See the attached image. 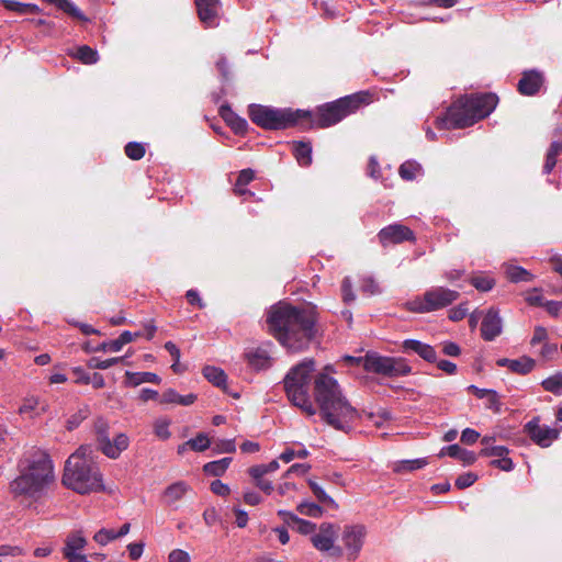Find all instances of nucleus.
<instances>
[{
	"mask_svg": "<svg viewBox=\"0 0 562 562\" xmlns=\"http://www.w3.org/2000/svg\"><path fill=\"white\" fill-rule=\"evenodd\" d=\"M293 154L300 166L307 167L312 164V145L310 143L295 142Z\"/></svg>",
	"mask_w": 562,
	"mask_h": 562,
	"instance_id": "obj_33",
	"label": "nucleus"
},
{
	"mask_svg": "<svg viewBox=\"0 0 562 562\" xmlns=\"http://www.w3.org/2000/svg\"><path fill=\"white\" fill-rule=\"evenodd\" d=\"M542 387L551 392L555 395L562 394V372H558L547 379H544L541 383Z\"/></svg>",
	"mask_w": 562,
	"mask_h": 562,
	"instance_id": "obj_41",
	"label": "nucleus"
},
{
	"mask_svg": "<svg viewBox=\"0 0 562 562\" xmlns=\"http://www.w3.org/2000/svg\"><path fill=\"white\" fill-rule=\"evenodd\" d=\"M543 85V76L538 70H527L522 72L518 81V91L524 95L536 94Z\"/></svg>",
	"mask_w": 562,
	"mask_h": 562,
	"instance_id": "obj_19",
	"label": "nucleus"
},
{
	"mask_svg": "<svg viewBox=\"0 0 562 562\" xmlns=\"http://www.w3.org/2000/svg\"><path fill=\"white\" fill-rule=\"evenodd\" d=\"M130 439L128 437L121 432L114 437L113 440L103 439V443H101L98 448L104 453L108 458L117 459L120 454L128 448Z\"/></svg>",
	"mask_w": 562,
	"mask_h": 562,
	"instance_id": "obj_20",
	"label": "nucleus"
},
{
	"mask_svg": "<svg viewBox=\"0 0 562 562\" xmlns=\"http://www.w3.org/2000/svg\"><path fill=\"white\" fill-rule=\"evenodd\" d=\"M342 299L346 303L353 302L356 296L352 292V285L349 278H345L341 283Z\"/></svg>",
	"mask_w": 562,
	"mask_h": 562,
	"instance_id": "obj_56",
	"label": "nucleus"
},
{
	"mask_svg": "<svg viewBox=\"0 0 562 562\" xmlns=\"http://www.w3.org/2000/svg\"><path fill=\"white\" fill-rule=\"evenodd\" d=\"M125 154L133 160H139L145 155V147L140 143L131 142L125 146Z\"/></svg>",
	"mask_w": 562,
	"mask_h": 562,
	"instance_id": "obj_48",
	"label": "nucleus"
},
{
	"mask_svg": "<svg viewBox=\"0 0 562 562\" xmlns=\"http://www.w3.org/2000/svg\"><path fill=\"white\" fill-rule=\"evenodd\" d=\"M509 450L505 446L483 447L480 451L482 457H497L508 456Z\"/></svg>",
	"mask_w": 562,
	"mask_h": 562,
	"instance_id": "obj_52",
	"label": "nucleus"
},
{
	"mask_svg": "<svg viewBox=\"0 0 562 562\" xmlns=\"http://www.w3.org/2000/svg\"><path fill=\"white\" fill-rule=\"evenodd\" d=\"M210 488L214 494L218 496H227L231 493L229 486L220 480L213 481Z\"/></svg>",
	"mask_w": 562,
	"mask_h": 562,
	"instance_id": "obj_59",
	"label": "nucleus"
},
{
	"mask_svg": "<svg viewBox=\"0 0 562 562\" xmlns=\"http://www.w3.org/2000/svg\"><path fill=\"white\" fill-rule=\"evenodd\" d=\"M367 528L363 525H346L340 533L342 555L348 561H356L364 546Z\"/></svg>",
	"mask_w": 562,
	"mask_h": 562,
	"instance_id": "obj_12",
	"label": "nucleus"
},
{
	"mask_svg": "<svg viewBox=\"0 0 562 562\" xmlns=\"http://www.w3.org/2000/svg\"><path fill=\"white\" fill-rule=\"evenodd\" d=\"M144 548H145V543L142 541L132 542V543L127 544V551H128L130 559L133 561L139 560L140 557L143 555Z\"/></svg>",
	"mask_w": 562,
	"mask_h": 562,
	"instance_id": "obj_54",
	"label": "nucleus"
},
{
	"mask_svg": "<svg viewBox=\"0 0 562 562\" xmlns=\"http://www.w3.org/2000/svg\"><path fill=\"white\" fill-rule=\"evenodd\" d=\"M249 364L255 369H265L270 364V356L267 350L256 348L246 353Z\"/></svg>",
	"mask_w": 562,
	"mask_h": 562,
	"instance_id": "obj_32",
	"label": "nucleus"
},
{
	"mask_svg": "<svg viewBox=\"0 0 562 562\" xmlns=\"http://www.w3.org/2000/svg\"><path fill=\"white\" fill-rule=\"evenodd\" d=\"M428 464L426 458H418L414 460H402L394 464L393 470L397 473L412 472L415 470L423 469Z\"/></svg>",
	"mask_w": 562,
	"mask_h": 562,
	"instance_id": "obj_36",
	"label": "nucleus"
},
{
	"mask_svg": "<svg viewBox=\"0 0 562 562\" xmlns=\"http://www.w3.org/2000/svg\"><path fill=\"white\" fill-rule=\"evenodd\" d=\"M402 350L406 353H416L427 362H437L435 348L417 339H406L402 344Z\"/></svg>",
	"mask_w": 562,
	"mask_h": 562,
	"instance_id": "obj_18",
	"label": "nucleus"
},
{
	"mask_svg": "<svg viewBox=\"0 0 562 562\" xmlns=\"http://www.w3.org/2000/svg\"><path fill=\"white\" fill-rule=\"evenodd\" d=\"M308 485L314 493L315 497L323 504L337 507L335 501L325 492V490L318 485L315 481L310 480Z\"/></svg>",
	"mask_w": 562,
	"mask_h": 562,
	"instance_id": "obj_43",
	"label": "nucleus"
},
{
	"mask_svg": "<svg viewBox=\"0 0 562 562\" xmlns=\"http://www.w3.org/2000/svg\"><path fill=\"white\" fill-rule=\"evenodd\" d=\"M117 539L115 530L102 528L93 536V540L100 546H106L109 542Z\"/></svg>",
	"mask_w": 562,
	"mask_h": 562,
	"instance_id": "obj_50",
	"label": "nucleus"
},
{
	"mask_svg": "<svg viewBox=\"0 0 562 562\" xmlns=\"http://www.w3.org/2000/svg\"><path fill=\"white\" fill-rule=\"evenodd\" d=\"M23 554V550L18 546L1 544L0 546V558L18 557Z\"/></svg>",
	"mask_w": 562,
	"mask_h": 562,
	"instance_id": "obj_58",
	"label": "nucleus"
},
{
	"mask_svg": "<svg viewBox=\"0 0 562 562\" xmlns=\"http://www.w3.org/2000/svg\"><path fill=\"white\" fill-rule=\"evenodd\" d=\"M338 537V527L331 522H323L318 529L311 536L313 547L328 557L339 559L342 557V549L336 544Z\"/></svg>",
	"mask_w": 562,
	"mask_h": 562,
	"instance_id": "obj_11",
	"label": "nucleus"
},
{
	"mask_svg": "<svg viewBox=\"0 0 562 562\" xmlns=\"http://www.w3.org/2000/svg\"><path fill=\"white\" fill-rule=\"evenodd\" d=\"M87 543L88 541L81 530L70 532L65 539V546L63 548L64 558L81 554Z\"/></svg>",
	"mask_w": 562,
	"mask_h": 562,
	"instance_id": "obj_21",
	"label": "nucleus"
},
{
	"mask_svg": "<svg viewBox=\"0 0 562 562\" xmlns=\"http://www.w3.org/2000/svg\"><path fill=\"white\" fill-rule=\"evenodd\" d=\"M297 510L300 514L310 517H319L323 514V509L315 503H301Z\"/></svg>",
	"mask_w": 562,
	"mask_h": 562,
	"instance_id": "obj_51",
	"label": "nucleus"
},
{
	"mask_svg": "<svg viewBox=\"0 0 562 562\" xmlns=\"http://www.w3.org/2000/svg\"><path fill=\"white\" fill-rule=\"evenodd\" d=\"M378 237L381 245L384 247L390 244H400L415 239L414 232L409 227L397 223L382 228L379 232Z\"/></svg>",
	"mask_w": 562,
	"mask_h": 562,
	"instance_id": "obj_15",
	"label": "nucleus"
},
{
	"mask_svg": "<svg viewBox=\"0 0 562 562\" xmlns=\"http://www.w3.org/2000/svg\"><path fill=\"white\" fill-rule=\"evenodd\" d=\"M278 515L284 520L289 526L296 528V530L303 535L314 533L316 531V525L299 518L295 514L280 509Z\"/></svg>",
	"mask_w": 562,
	"mask_h": 562,
	"instance_id": "obj_23",
	"label": "nucleus"
},
{
	"mask_svg": "<svg viewBox=\"0 0 562 562\" xmlns=\"http://www.w3.org/2000/svg\"><path fill=\"white\" fill-rule=\"evenodd\" d=\"M125 384L127 386H138L143 383H155L159 384L161 379L159 375L153 372H125Z\"/></svg>",
	"mask_w": 562,
	"mask_h": 562,
	"instance_id": "obj_26",
	"label": "nucleus"
},
{
	"mask_svg": "<svg viewBox=\"0 0 562 562\" xmlns=\"http://www.w3.org/2000/svg\"><path fill=\"white\" fill-rule=\"evenodd\" d=\"M74 57L86 65H93L99 60L98 52L88 45L79 46L74 54Z\"/></svg>",
	"mask_w": 562,
	"mask_h": 562,
	"instance_id": "obj_39",
	"label": "nucleus"
},
{
	"mask_svg": "<svg viewBox=\"0 0 562 562\" xmlns=\"http://www.w3.org/2000/svg\"><path fill=\"white\" fill-rule=\"evenodd\" d=\"M497 97L493 93L460 98L448 108L445 117L438 121L443 128H464L490 115L496 108Z\"/></svg>",
	"mask_w": 562,
	"mask_h": 562,
	"instance_id": "obj_5",
	"label": "nucleus"
},
{
	"mask_svg": "<svg viewBox=\"0 0 562 562\" xmlns=\"http://www.w3.org/2000/svg\"><path fill=\"white\" fill-rule=\"evenodd\" d=\"M471 284L479 291L488 292L495 285V280L486 276H476L471 279Z\"/></svg>",
	"mask_w": 562,
	"mask_h": 562,
	"instance_id": "obj_46",
	"label": "nucleus"
},
{
	"mask_svg": "<svg viewBox=\"0 0 562 562\" xmlns=\"http://www.w3.org/2000/svg\"><path fill=\"white\" fill-rule=\"evenodd\" d=\"M491 465L505 472H510L512 470H514V462L507 456H503L499 459L492 460Z\"/></svg>",
	"mask_w": 562,
	"mask_h": 562,
	"instance_id": "obj_53",
	"label": "nucleus"
},
{
	"mask_svg": "<svg viewBox=\"0 0 562 562\" xmlns=\"http://www.w3.org/2000/svg\"><path fill=\"white\" fill-rule=\"evenodd\" d=\"M255 178V172L252 169H243L236 180L237 186L239 187H246L250 181H252Z\"/></svg>",
	"mask_w": 562,
	"mask_h": 562,
	"instance_id": "obj_60",
	"label": "nucleus"
},
{
	"mask_svg": "<svg viewBox=\"0 0 562 562\" xmlns=\"http://www.w3.org/2000/svg\"><path fill=\"white\" fill-rule=\"evenodd\" d=\"M267 322L279 342L294 352L307 347L315 335L316 316L312 308L279 303L271 308Z\"/></svg>",
	"mask_w": 562,
	"mask_h": 562,
	"instance_id": "obj_1",
	"label": "nucleus"
},
{
	"mask_svg": "<svg viewBox=\"0 0 562 562\" xmlns=\"http://www.w3.org/2000/svg\"><path fill=\"white\" fill-rule=\"evenodd\" d=\"M203 375L209 382H211L215 386H222L226 382L225 372L216 367L206 366L203 369Z\"/></svg>",
	"mask_w": 562,
	"mask_h": 562,
	"instance_id": "obj_40",
	"label": "nucleus"
},
{
	"mask_svg": "<svg viewBox=\"0 0 562 562\" xmlns=\"http://www.w3.org/2000/svg\"><path fill=\"white\" fill-rule=\"evenodd\" d=\"M232 462V458H223L221 460L211 461L204 464L203 471L213 476H221L225 473Z\"/></svg>",
	"mask_w": 562,
	"mask_h": 562,
	"instance_id": "obj_37",
	"label": "nucleus"
},
{
	"mask_svg": "<svg viewBox=\"0 0 562 562\" xmlns=\"http://www.w3.org/2000/svg\"><path fill=\"white\" fill-rule=\"evenodd\" d=\"M398 173L404 180H415L423 173V168L417 161L407 160L401 165Z\"/></svg>",
	"mask_w": 562,
	"mask_h": 562,
	"instance_id": "obj_35",
	"label": "nucleus"
},
{
	"mask_svg": "<svg viewBox=\"0 0 562 562\" xmlns=\"http://www.w3.org/2000/svg\"><path fill=\"white\" fill-rule=\"evenodd\" d=\"M0 3L11 12L20 15L24 14H38L42 12L41 8L33 3H23L15 0H0Z\"/></svg>",
	"mask_w": 562,
	"mask_h": 562,
	"instance_id": "obj_28",
	"label": "nucleus"
},
{
	"mask_svg": "<svg viewBox=\"0 0 562 562\" xmlns=\"http://www.w3.org/2000/svg\"><path fill=\"white\" fill-rule=\"evenodd\" d=\"M123 359H124V357H115V358H110V359H105V360H101L99 358H92L89 361V367L94 368V369H100V370H106V369L111 368L112 366L122 362Z\"/></svg>",
	"mask_w": 562,
	"mask_h": 562,
	"instance_id": "obj_49",
	"label": "nucleus"
},
{
	"mask_svg": "<svg viewBox=\"0 0 562 562\" xmlns=\"http://www.w3.org/2000/svg\"><path fill=\"white\" fill-rule=\"evenodd\" d=\"M366 93H356L319 106L317 110L316 124L325 128L339 123L341 120L356 112L366 101Z\"/></svg>",
	"mask_w": 562,
	"mask_h": 562,
	"instance_id": "obj_7",
	"label": "nucleus"
},
{
	"mask_svg": "<svg viewBox=\"0 0 562 562\" xmlns=\"http://www.w3.org/2000/svg\"><path fill=\"white\" fill-rule=\"evenodd\" d=\"M479 438L480 434L472 428H465L461 434V441L467 445H472L476 442Z\"/></svg>",
	"mask_w": 562,
	"mask_h": 562,
	"instance_id": "obj_61",
	"label": "nucleus"
},
{
	"mask_svg": "<svg viewBox=\"0 0 562 562\" xmlns=\"http://www.w3.org/2000/svg\"><path fill=\"white\" fill-rule=\"evenodd\" d=\"M91 449L81 446L65 464L63 484L79 494L99 492L104 488L102 474L89 458Z\"/></svg>",
	"mask_w": 562,
	"mask_h": 562,
	"instance_id": "obj_4",
	"label": "nucleus"
},
{
	"mask_svg": "<svg viewBox=\"0 0 562 562\" xmlns=\"http://www.w3.org/2000/svg\"><path fill=\"white\" fill-rule=\"evenodd\" d=\"M562 153V142L554 140L551 143L543 166V173H550L557 165V157Z\"/></svg>",
	"mask_w": 562,
	"mask_h": 562,
	"instance_id": "obj_34",
	"label": "nucleus"
},
{
	"mask_svg": "<svg viewBox=\"0 0 562 562\" xmlns=\"http://www.w3.org/2000/svg\"><path fill=\"white\" fill-rule=\"evenodd\" d=\"M443 456H449L453 459H458L465 465L473 464L476 461V456L474 452L465 450L457 443L443 447L440 450L439 457Z\"/></svg>",
	"mask_w": 562,
	"mask_h": 562,
	"instance_id": "obj_24",
	"label": "nucleus"
},
{
	"mask_svg": "<svg viewBox=\"0 0 562 562\" xmlns=\"http://www.w3.org/2000/svg\"><path fill=\"white\" fill-rule=\"evenodd\" d=\"M361 290L367 293V294H370V295H373V294H376L380 292L379 290V285L376 284V282L371 279V278H367L362 281V284H361Z\"/></svg>",
	"mask_w": 562,
	"mask_h": 562,
	"instance_id": "obj_62",
	"label": "nucleus"
},
{
	"mask_svg": "<svg viewBox=\"0 0 562 562\" xmlns=\"http://www.w3.org/2000/svg\"><path fill=\"white\" fill-rule=\"evenodd\" d=\"M168 562H191V558L187 551L175 549L169 553Z\"/></svg>",
	"mask_w": 562,
	"mask_h": 562,
	"instance_id": "obj_57",
	"label": "nucleus"
},
{
	"mask_svg": "<svg viewBox=\"0 0 562 562\" xmlns=\"http://www.w3.org/2000/svg\"><path fill=\"white\" fill-rule=\"evenodd\" d=\"M524 430L532 442L541 448L550 447L560 435V430L558 428L541 425L539 417H535L529 420L525 425Z\"/></svg>",
	"mask_w": 562,
	"mask_h": 562,
	"instance_id": "obj_13",
	"label": "nucleus"
},
{
	"mask_svg": "<svg viewBox=\"0 0 562 562\" xmlns=\"http://www.w3.org/2000/svg\"><path fill=\"white\" fill-rule=\"evenodd\" d=\"M48 3L56 5L59 10L64 11L74 19L82 22L89 21L82 11L71 0H45Z\"/></svg>",
	"mask_w": 562,
	"mask_h": 562,
	"instance_id": "obj_30",
	"label": "nucleus"
},
{
	"mask_svg": "<svg viewBox=\"0 0 562 562\" xmlns=\"http://www.w3.org/2000/svg\"><path fill=\"white\" fill-rule=\"evenodd\" d=\"M220 114L235 133L243 134L246 132L248 126L247 121L237 116L228 105H222L220 108Z\"/></svg>",
	"mask_w": 562,
	"mask_h": 562,
	"instance_id": "obj_25",
	"label": "nucleus"
},
{
	"mask_svg": "<svg viewBox=\"0 0 562 562\" xmlns=\"http://www.w3.org/2000/svg\"><path fill=\"white\" fill-rule=\"evenodd\" d=\"M314 370V361L305 359L293 367L283 380L284 391L289 401L307 416H314L317 412L308 393Z\"/></svg>",
	"mask_w": 562,
	"mask_h": 562,
	"instance_id": "obj_6",
	"label": "nucleus"
},
{
	"mask_svg": "<svg viewBox=\"0 0 562 562\" xmlns=\"http://www.w3.org/2000/svg\"><path fill=\"white\" fill-rule=\"evenodd\" d=\"M345 360L350 363H362L366 371L386 376L406 375L411 372V368L401 359L383 357L378 353H368L363 358L346 356Z\"/></svg>",
	"mask_w": 562,
	"mask_h": 562,
	"instance_id": "obj_9",
	"label": "nucleus"
},
{
	"mask_svg": "<svg viewBox=\"0 0 562 562\" xmlns=\"http://www.w3.org/2000/svg\"><path fill=\"white\" fill-rule=\"evenodd\" d=\"M442 352L449 357H458L461 353L460 347L452 341L442 342Z\"/></svg>",
	"mask_w": 562,
	"mask_h": 562,
	"instance_id": "obj_63",
	"label": "nucleus"
},
{
	"mask_svg": "<svg viewBox=\"0 0 562 562\" xmlns=\"http://www.w3.org/2000/svg\"><path fill=\"white\" fill-rule=\"evenodd\" d=\"M314 397L324 422L337 430L348 432L358 418V411L344 396L336 379L321 373L314 382Z\"/></svg>",
	"mask_w": 562,
	"mask_h": 562,
	"instance_id": "obj_2",
	"label": "nucleus"
},
{
	"mask_svg": "<svg viewBox=\"0 0 562 562\" xmlns=\"http://www.w3.org/2000/svg\"><path fill=\"white\" fill-rule=\"evenodd\" d=\"M297 446H300V448L297 450H294V449H285L281 454H280V459L285 462V463H289L291 462L294 458H301V459H305L310 456V452L303 447L302 443H297Z\"/></svg>",
	"mask_w": 562,
	"mask_h": 562,
	"instance_id": "obj_45",
	"label": "nucleus"
},
{
	"mask_svg": "<svg viewBox=\"0 0 562 562\" xmlns=\"http://www.w3.org/2000/svg\"><path fill=\"white\" fill-rule=\"evenodd\" d=\"M468 314V308L463 305V304H460L459 306L450 310L449 312V318L451 321H461Z\"/></svg>",
	"mask_w": 562,
	"mask_h": 562,
	"instance_id": "obj_64",
	"label": "nucleus"
},
{
	"mask_svg": "<svg viewBox=\"0 0 562 562\" xmlns=\"http://www.w3.org/2000/svg\"><path fill=\"white\" fill-rule=\"evenodd\" d=\"M468 391L473 393L477 398L485 400V407L495 413L501 411L502 403L499 395L495 390L481 389L476 385H469Z\"/></svg>",
	"mask_w": 562,
	"mask_h": 562,
	"instance_id": "obj_22",
	"label": "nucleus"
},
{
	"mask_svg": "<svg viewBox=\"0 0 562 562\" xmlns=\"http://www.w3.org/2000/svg\"><path fill=\"white\" fill-rule=\"evenodd\" d=\"M191 490L190 485L184 481H177L168 485L162 494L161 501L167 507L178 509V503L187 495Z\"/></svg>",
	"mask_w": 562,
	"mask_h": 562,
	"instance_id": "obj_17",
	"label": "nucleus"
},
{
	"mask_svg": "<svg viewBox=\"0 0 562 562\" xmlns=\"http://www.w3.org/2000/svg\"><path fill=\"white\" fill-rule=\"evenodd\" d=\"M170 420L167 418H159L154 424V432L155 435L161 439L167 440L170 438L171 432L169 431Z\"/></svg>",
	"mask_w": 562,
	"mask_h": 562,
	"instance_id": "obj_47",
	"label": "nucleus"
},
{
	"mask_svg": "<svg viewBox=\"0 0 562 562\" xmlns=\"http://www.w3.org/2000/svg\"><path fill=\"white\" fill-rule=\"evenodd\" d=\"M536 362L530 357L524 356L519 359H513L510 371L518 374H528L533 370Z\"/></svg>",
	"mask_w": 562,
	"mask_h": 562,
	"instance_id": "obj_38",
	"label": "nucleus"
},
{
	"mask_svg": "<svg viewBox=\"0 0 562 562\" xmlns=\"http://www.w3.org/2000/svg\"><path fill=\"white\" fill-rule=\"evenodd\" d=\"M503 321L498 311L491 308L485 314L481 324V335L484 340L492 341L502 334Z\"/></svg>",
	"mask_w": 562,
	"mask_h": 562,
	"instance_id": "obj_16",
	"label": "nucleus"
},
{
	"mask_svg": "<svg viewBox=\"0 0 562 562\" xmlns=\"http://www.w3.org/2000/svg\"><path fill=\"white\" fill-rule=\"evenodd\" d=\"M196 401V395L193 393L187 395H180L173 389L166 390L160 396V403L165 404H177L182 406H189Z\"/></svg>",
	"mask_w": 562,
	"mask_h": 562,
	"instance_id": "obj_27",
	"label": "nucleus"
},
{
	"mask_svg": "<svg viewBox=\"0 0 562 562\" xmlns=\"http://www.w3.org/2000/svg\"><path fill=\"white\" fill-rule=\"evenodd\" d=\"M476 474L468 472L458 476L454 484L458 488H465L471 486L476 481Z\"/></svg>",
	"mask_w": 562,
	"mask_h": 562,
	"instance_id": "obj_55",
	"label": "nucleus"
},
{
	"mask_svg": "<svg viewBox=\"0 0 562 562\" xmlns=\"http://www.w3.org/2000/svg\"><path fill=\"white\" fill-rule=\"evenodd\" d=\"M89 415H90L89 406L85 405V406L80 407L75 414H72L67 419V425H66L67 429L68 430L76 429L85 419L88 418Z\"/></svg>",
	"mask_w": 562,
	"mask_h": 562,
	"instance_id": "obj_42",
	"label": "nucleus"
},
{
	"mask_svg": "<svg viewBox=\"0 0 562 562\" xmlns=\"http://www.w3.org/2000/svg\"><path fill=\"white\" fill-rule=\"evenodd\" d=\"M250 120L258 126L266 130H281L294 125L300 112L291 110L274 109L261 104H250L248 108Z\"/></svg>",
	"mask_w": 562,
	"mask_h": 562,
	"instance_id": "obj_8",
	"label": "nucleus"
},
{
	"mask_svg": "<svg viewBox=\"0 0 562 562\" xmlns=\"http://www.w3.org/2000/svg\"><path fill=\"white\" fill-rule=\"evenodd\" d=\"M48 3L56 5L59 10L64 11L74 19L82 22L89 21L82 11L71 0H45Z\"/></svg>",
	"mask_w": 562,
	"mask_h": 562,
	"instance_id": "obj_31",
	"label": "nucleus"
},
{
	"mask_svg": "<svg viewBox=\"0 0 562 562\" xmlns=\"http://www.w3.org/2000/svg\"><path fill=\"white\" fill-rule=\"evenodd\" d=\"M504 270H505L506 277L512 282H515V283L530 282L533 279L532 273L520 266H515L512 263H504Z\"/></svg>",
	"mask_w": 562,
	"mask_h": 562,
	"instance_id": "obj_29",
	"label": "nucleus"
},
{
	"mask_svg": "<svg viewBox=\"0 0 562 562\" xmlns=\"http://www.w3.org/2000/svg\"><path fill=\"white\" fill-rule=\"evenodd\" d=\"M198 16L204 27H217L220 25L222 2L221 0H194Z\"/></svg>",
	"mask_w": 562,
	"mask_h": 562,
	"instance_id": "obj_14",
	"label": "nucleus"
},
{
	"mask_svg": "<svg viewBox=\"0 0 562 562\" xmlns=\"http://www.w3.org/2000/svg\"><path fill=\"white\" fill-rule=\"evenodd\" d=\"M459 292L443 286H434L427 290L423 296L407 302L409 311L415 313H428L443 308L459 297Z\"/></svg>",
	"mask_w": 562,
	"mask_h": 562,
	"instance_id": "obj_10",
	"label": "nucleus"
},
{
	"mask_svg": "<svg viewBox=\"0 0 562 562\" xmlns=\"http://www.w3.org/2000/svg\"><path fill=\"white\" fill-rule=\"evenodd\" d=\"M54 480L52 460L45 452L37 451L24 460L20 475L11 482L10 488L16 496L38 499L46 494Z\"/></svg>",
	"mask_w": 562,
	"mask_h": 562,
	"instance_id": "obj_3",
	"label": "nucleus"
},
{
	"mask_svg": "<svg viewBox=\"0 0 562 562\" xmlns=\"http://www.w3.org/2000/svg\"><path fill=\"white\" fill-rule=\"evenodd\" d=\"M210 439L206 434L200 432L196 437L187 441V445H190V449L193 451L202 452L210 447Z\"/></svg>",
	"mask_w": 562,
	"mask_h": 562,
	"instance_id": "obj_44",
	"label": "nucleus"
}]
</instances>
